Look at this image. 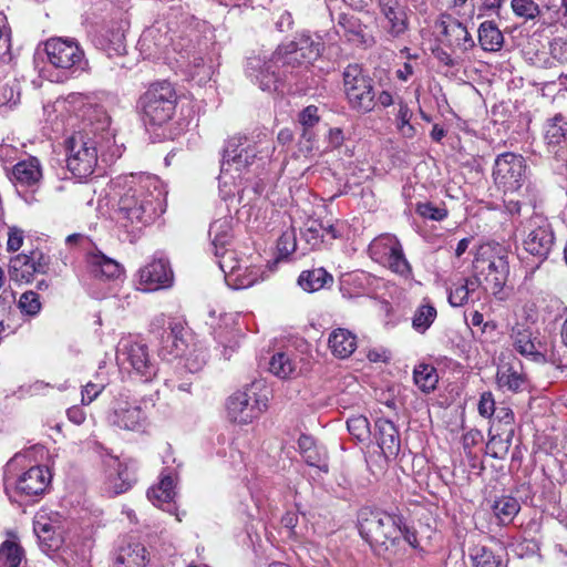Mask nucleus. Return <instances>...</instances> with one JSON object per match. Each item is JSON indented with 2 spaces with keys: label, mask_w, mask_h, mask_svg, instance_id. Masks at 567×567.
Wrapping results in <instances>:
<instances>
[{
  "label": "nucleus",
  "mask_w": 567,
  "mask_h": 567,
  "mask_svg": "<svg viewBox=\"0 0 567 567\" xmlns=\"http://www.w3.org/2000/svg\"><path fill=\"white\" fill-rule=\"evenodd\" d=\"M328 347L334 357L347 359L358 347L357 336L349 329H333L328 339Z\"/></svg>",
  "instance_id": "bb28decb"
},
{
  "label": "nucleus",
  "mask_w": 567,
  "mask_h": 567,
  "mask_svg": "<svg viewBox=\"0 0 567 567\" xmlns=\"http://www.w3.org/2000/svg\"><path fill=\"white\" fill-rule=\"evenodd\" d=\"M296 365L288 354L278 352L269 362V371L280 379H287L295 372Z\"/></svg>",
  "instance_id": "de8ad7c7"
},
{
  "label": "nucleus",
  "mask_w": 567,
  "mask_h": 567,
  "mask_svg": "<svg viewBox=\"0 0 567 567\" xmlns=\"http://www.w3.org/2000/svg\"><path fill=\"white\" fill-rule=\"evenodd\" d=\"M117 359L123 363L127 362L132 371L143 382L152 381L158 372V365L150 353L148 347L140 341L128 342L120 350Z\"/></svg>",
  "instance_id": "ddd939ff"
},
{
  "label": "nucleus",
  "mask_w": 567,
  "mask_h": 567,
  "mask_svg": "<svg viewBox=\"0 0 567 567\" xmlns=\"http://www.w3.org/2000/svg\"><path fill=\"white\" fill-rule=\"evenodd\" d=\"M50 480L51 475L47 467L32 466L17 480H11L6 474L3 482L6 493L12 498V492L20 497L38 496L45 491Z\"/></svg>",
  "instance_id": "f8f14e48"
},
{
  "label": "nucleus",
  "mask_w": 567,
  "mask_h": 567,
  "mask_svg": "<svg viewBox=\"0 0 567 567\" xmlns=\"http://www.w3.org/2000/svg\"><path fill=\"white\" fill-rule=\"evenodd\" d=\"M338 27L342 29L347 41L358 47H371L374 44L372 35L365 32L367 27L354 14L340 13L338 17Z\"/></svg>",
  "instance_id": "4be33fe9"
},
{
  "label": "nucleus",
  "mask_w": 567,
  "mask_h": 567,
  "mask_svg": "<svg viewBox=\"0 0 567 567\" xmlns=\"http://www.w3.org/2000/svg\"><path fill=\"white\" fill-rule=\"evenodd\" d=\"M87 265L96 278L117 279L123 274L122 265L101 251L89 254Z\"/></svg>",
  "instance_id": "a878e982"
},
{
  "label": "nucleus",
  "mask_w": 567,
  "mask_h": 567,
  "mask_svg": "<svg viewBox=\"0 0 567 567\" xmlns=\"http://www.w3.org/2000/svg\"><path fill=\"white\" fill-rule=\"evenodd\" d=\"M66 166L76 178L93 174L97 164L96 142L89 133L75 132L66 140Z\"/></svg>",
  "instance_id": "423d86ee"
},
{
  "label": "nucleus",
  "mask_w": 567,
  "mask_h": 567,
  "mask_svg": "<svg viewBox=\"0 0 567 567\" xmlns=\"http://www.w3.org/2000/svg\"><path fill=\"white\" fill-rule=\"evenodd\" d=\"M9 276L12 280L18 282H30L34 276V265L32 257L20 254L11 258L9 264Z\"/></svg>",
  "instance_id": "f704fd0d"
},
{
  "label": "nucleus",
  "mask_w": 567,
  "mask_h": 567,
  "mask_svg": "<svg viewBox=\"0 0 567 567\" xmlns=\"http://www.w3.org/2000/svg\"><path fill=\"white\" fill-rule=\"evenodd\" d=\"M349 433L358 441H364L370 434V423L363 415L349 417L347 421Z\"/></svg>",
  "instance_id": "603ef678"
},
{
  "label": "nucleus",
  "mask_w": 567,
  "mask_h": 567,
  "mask_svg": "<svg viewBox=\"0 0 567 567\" xmlns=\"http://www.w3.org/2000/svg\"><path fill=\"white\" fill-rule=\"evenodd\" d=\"M550 55L559 61L560 63H564L567 61V42L563 41L561 39H555L550 43Z\"/></svg>",
  "instance_id": "338daca9"
},
{
  "label": "nucleus",
  "mask_w": 567,
  "mask_h": 567,
  "mask_svg": "<svg viewBox=\"0 0 567 567\" xmlns=\"http://www.w3.org/2000/svg\"><path fill=\"white\" fill-rule=\"evenodd\" d=\"M247 144H252L246 136H233L230 137L224 147L223 159L239 158L240 148Z\"/></svg>",
  "instance_id": "bf43d9fd"
},
{
  "label": "nucleus",
  "mask_w": 567,
  "mask_h": 567,
  "mask_svg": "<svg viewBox=\"0 0 567 567\" xmlns=\"http://www.w3.org/2000/svg\"><path fill=\"white\" fill-rule=\"evenodd\" d=\"M415 210L421 217L435 221H441L447 217V209L444 205L435 206L431 202L419 203Z\"/></svg>",
  "instance_id": "5fc2aeb1"
},
{
  "label": "nucleus",
  "mask_w": 567,
  "mask_h": 567,
  "mask_svg": "<svg viewBox=\"0 0 567 567\" xmlns=\"http://www.w3.org/2000/svg\"><path fill=\"white\" fill-rule=\"evenodd\" d=\"M440 27L442 29L441 42L445 47L462 53L468 52L475 48L476 43L473 37L467 31V28L457 19L447 17L440 21Z\"/></svg>",
  "instance_id": "4468645a"
},
{
  "label": "nucleus",
  "mask_w": 567,
  "mask_h": 567,
  "mask_svg": "<svg viewBox=\"0 0 567 567\" xmlns=\"http://www.w3.org/2000/svg\"><path fill=\"white\" fill-rule=\"evenodd\" d=\"M138 276L140 284L148 291L169 287L174 277L169 262L163 258L154 259L141 268Z\"/></svg>",
  "instance_id": "dca6fc26"
},
{
  "label": "nucleus",
  "mask_w": 567,
  "mask_h": 567,
  "mask_svg": "<svg viewBox=\"0 0 567 567\" xmlns=\"http://www.w3.org/2000/svg\"><path fill=\"white\" fill-rule=\"evenodd\" d=\"M183 327L179 323H169L161 334L159 354L174 358L183 357L186 353L187 343L183 337Z\"/></svg>",
  "instance_id": "5701e85b"
},
{
  "label": "nucleus",
  "mask_w": 567,
  "mask_h": 567,
  "mask_svg": "<svg viewBox=\"0 0 567 567\" xmlns=\"http://www.w3.org/2000/svg\"><path fill=\"white\" fill-rule=\"evenodd\" d=\"M147 550L141 543H127L118 547L113 567H146Z\"/></svg>",
  "instance_id": "393cba45"
},
{
  "label": "nucleus",
  "mask_w": 567,
  "mask_h": 567,
  "mask_svg": "<svg viewBox=\"0 0 567 567\" xmlns=\"http://www.w3.org/2000/svg\"><path fill=\"white\" fill-rule=\"evenodd\" d=\"M512 339L514 340L515 349L523 355L537 354L536 346L533 339V332L529 327L523 323H516L512 328Z\"/></svg>",
  "instance_id": "c9c22d12"
},
{
  "label": "nucleus",
  "mask_w": 567,
  "mask_h": 567,
  "mask_svg": "<svg viewBox=\"0 0 567 567\" xmlns=\"http://www.w3.org/2000/svg\"><path fill=\"white\" fill-rule=\"evenodd\" d=\"M272 62L278 64L279 68H302L309 64L303 61L296 49L288 48V43L281 44L272 53Z\"/></svg>",
  "instance_id": "a19ab883"
},
{
  "label": "nucleus",
  "mask_w": 567,
  "mask_h": 567,
  "mask_svg": "<svg viewBox=\"0 0 567 567\" xmlns=\"http://www.w3.org/2000/svg\"><path fill=\"white\" fill-rule=\"evenodd\" d=\"M437 316L434 306L426 303L420 306L413 316L412 327L420 333H424L434 322Z\"/></svg>",
  "instance_id": "a18cd8bd"
},
{
  "label": "nucleus",
  "mask_w": 567,
  "mask_h": 567,
  "mask_svg": "<svg viewBox=\"0 0 567 567\" xmlns=\"http://www.w3.org/2000/svg\"><path fill=\"white\" fill-rule=\"evenodd\" d=\"M477 40L485 52H498L504 47V35L493 20L483 21L477 29Z\"/></svg>",
  "instance_id": "c756f323"
},
{
  "label": "nucleus",
  "mask_w": 567,
  "mask_h": 567,
  "mask_svg": "<svg viewBox=\"0 0 567 567\" xmlns=\"http://www.w3.org/2000/svg\"><path fill=\"white\" fill-rule=\"evenodd\" d=\"M257 383H251L241 391L231 394L226 404L230 422L246 425L257 419L267 408V398H260L255 391Z\"/></svg>",
  "instance_id": "1a4fd4ad"
},
{
  "label": "nucleus",
  "mask_w": 567,
  "mask_h": 567,
  "mask_svg": "<svg viewBox=\"0 0 567 567\" xmlns=\"http://www.w3.org/2000/svg\"><path fill=\"white\" fill-rule=\"evenodd\" d=\"M359 533L379 555L394 551L402 543V515L363 508L358 516Z\"/></svg>",
  "instance_id": "f03ea898"
},
{
  "label": "nucleus",
  "mask_w": 567,
  "mask_h": 567,
  "mask_svg": "<svg viewBox=\"0 0 567 567\" xmlns=\"http://www.w3.org/2000/svg\"><path fill=\"white\" fill-rule=\"evenodd\" d=\"M342 75L350 107L361 114L371 112L377 104L373 80L359 64H349Z\"/></svg>",
  "instance_id": "39448f33"
},
{
  "label": "nucleus",
  "mask_w": 567,
  "mask_h": 567,
  "mask_svg": "<svg viewBox=\"0 0 567 567\" xmlns=\"http://www.w3.org/2000/svg\"><path fill=\"white\" fill-rule=\"evenodd\" d=\"M214 254L217 259V264H218L220 270L224 272L225 279L228 285H230V281H229L230 278L235 275H236L235 280L238 281V284H236L237 288L250 286L254 282V279L246 280V279L241 278V274H240L241 266H240V262L237 259V255L234 250L228 249V248L221 249V250L217 249L214 251Z\"/></svg>",
  "instance_id": "cd10ccee"
},
{
  "label": "nucleus",
  "mask_w": 567,
  "mask_h": 567,
  "mask_svg": "<svg viewBox=\"0 0 567 567\" xmlns=\"http://www.w3.org/2000/svg\"><path fill=\"white\" fill-rule=\"evenodd\" d=\"M378 4L389 23L388 33L392 38L402 35L409 27L406 8L400 3V0H378Z\"/></svg>",
  "instance_id": "412c9836"
},
{
  "label": "nucleus",
  "mask_w": 567,
  "mask_h": 567,
  "mask_svg": "<svg viewBox=\"0 0 567 567\" xmlns=\"http://www.w3.org/2000/svg\"><path fill=\"white\" fill-rule=\"evenodd\" d=\"M178 95L172 83H152L140 96L137 110L145 126L161 127L168 123L177 106Z\"/></svg>",
  "instance_id": "7ed1b4c3"
},
{
  "label": "nucleus",
  "mask_w": 567,
  "mask_h": 567,
  "mask_svg": "<svg viewBox=\"0 0 567 567\" xmlns=\"http://www.w3.org/2000/svg\"><path fill=\"white\" fill-rule=\"evenodd\" d=\"M113 462L116 465V476L113 477V474L111 473L109 477L112 480V488L114 489V493L122 494L132 486V478L130 477L126 466L120 463L118 460H114Z\"/></svg>",
  "instance_id": "3c124183"
},
{
  "label": "nucleus",
  "mask_w": 567,
  "mask_h": 567,
  "mask_svg": "<svg viewBox=\"0 0 567 567\" xmlns=\"http://www.w3.org/2000/svg\"><path fill=\"white\" fill-rule=\"evenodd\" d=\"M48 61L56 69L76 71L82 69L84 52L78 41L69 38H51L44 43Z\"/></svg>",
  "instance_id": "9d476101"
},
{
  "label": "nucleus",
  "mask_w": 567,
  "mask_h": 567,
  "mask_svg": "<svg viewBox=\"0 0 567 567\" xmlns=\"http://www.w3.org/2000/svg\"><path fill=\"white\" fill-rule=\"evenodd\" d=\"M511 7L513 12L528 20L535 19L539 13V7L533 0H512Z\"/></svg>",
  "instance_id": "864d4df0"
},
{
  "label": "nucleus",
  "mask_w": 567,
  "mask_h": 567,
  "mask_svg": "<svg viewBox=\"0 0 567 567\" xmlns=\"http://www.w3.org/2000/svg\"><path fill=\"white\" fill-rule=\"evenodd\" d=\"M19 308L28 316H35L41 310L39 295L32 290L25 291L19 299Z\"/></svg>",
  "instance_id": "4d7b16f0"
},
{
  "label": "nucleus",
  "mask_w": 567,
  "mask_h": 567,
  "mask_svg": "<svg viewBox=\"0 0 567 567\" xmlns=\"http://www.w3.org/2000/svg\"><path fill=\"white\" fill-rule=\"evenodd\" d=\"M124 394L115 400L113 424L120 429L137 431L142 429L146 422V413L142 405L131 406L127 401L122 400ZM125 398H127L125 395Z\"/></svg>",
  "instance_id": "a211bd4d"
},
{
  "label": "nucleus",
  "mask_w": 567,
  "mask_h": 567,
  "mask_svg": "<svg viewBox=\"0 0 567 567\" xmlns=\"http://www.w3.org/2000/svg\"><path fill=\"white\" fill-rule=\"evenodd\" d=\"M378 445L385 458H395L401 450V440L395 424L384 417L375 421Z\"/></svg>",
  "instance_id": "aec40b11"
},
{
  "label": "nucleus",
  "mask_w": 567,
  "mask_h": 567,
  "mask_svg": "<svg viewBox=\"0 0 567 567\" xmlns=\"http://www.w3.org/2000/svg\"><path fill=\"white\" fill-rule=\"evenodd\" d=\"M23 244V230L18 227H10L8 233L7 249L17 251Z\"/></svg>",
  "instance_id": "0e129e2a"
},
{
  "label": "nucleus",
  "mask_w": 567,
  "mask_h": 567,
  "mask_svg": "<svg viewBox=\"0 0 567 567\" xmlns=\"http://www.w3.org/2000/svg\"><path fill=\"white\" fill-rule=\"evenodd\" d=\"M302 238L310 249H319L322 245H326L323 223L317 219L307 223L302 231Z\"/></svg>",
  "instance_id": "49530a36"
},
{
  "label": "nucleus",
  "mask_w": 567,
  "mask_h": 567,
  "mask_svg": "<svg viewBox=\"0 0 567 567\" xmlns=\"http://www.w3.org/2000/svg\"><path fill=\"white\" fill-rule=\"evenodd\" d=\"M525 231L524 249L540 260H545L555 240L549 221L543 216L535 215L527 220Z\"/></svg>",
  "instance_id": "9b49d317"
},
{
  "label": "nucleus",
  "mask_w": 567,
  "mask_h": 567,
  "mask_svg": "<svg viewBox=\"0 0 567 567\" xmlns=\"http://www.w3.org/2000/svg\"><path fill=\"white\" fill-rule=\"evenodd\" d=\"M176 495L175 483L173 476L162 474L159 483L147 491V497L153 505L163 508L169 513L173 512V502Z\"/></svg>",
  "instance_id": "b1692460"
},
{
  "label": "nucleus",
  "mask_w": 567,
  "mask_h": 567,
  "mask_svg": "<svg viewBox=\"0 0 567 567\" xmlns=\"http://www.w3.org/2000/svg\"><path fill=\"white\" fill-rule=\"evenodd\" d=\"M468 285H458L449 292V302L452 307H462L468 300Z\"/></svg>",
  "instance_id": "052dcab7"
},
{
  "label": "nucleus",
  "mask_w": 567,
  "mask_h": 567,
  "mask_svg": "<svg viewBox=\"0 0 567 567\" xmlns=\"http://www.w3.org/2000/svg\"><path fill=\"white\" fill-rule=\"evenodd\" d=\"M209 236L215 250L226 249L231 243V228L227 219H217L209 227Z\"/></svg>",
  "instance_id": "58836bf2"
},
{
  "label": "nucleus",
  "mask_w": 567,
  "mask_h": 567,
  "mask_svg": "<svg viewBox=\"0 0 567 567\" xmlns=\"http://www.w3.org/2000/svg\"><path fill=\"white\" fill-rule=\"evenodd\" d=\"M492 508L498 524L507 525L518 514L520 505L513 496H502L494 502Z\"/></svg>",
  "instance_id": "e433bc0d"
},
{
  "label": "nucleus",
  "mask_w": 567,
  "mask_h": 567,
  "mask_svg": "<svg viewBox=\"0 0 567 567\" xmlns=\"http://www.w3.org/2000/svg\"><path fill=\"white\" fill-rule=\"evenodd\" d=\"M332 282V275H330L324 268L303 270L298 278V285L308 292L318 291Z\"/></svg>",
  "instance_id": "473e14b6"
},
{
  "label": "nucleus",
  "mask_w": 567,
  "mask_h": 567,
  "mask_svg": "<svg viewBox=\"0 0 567 567\" xmlns=\"http://www.w3.org/2000/svg\"><path fill=\"white\" fill-rule=\"evenodd\" d=\"M34 533L37 534L43 550L55 551L62 545V537L53 530L48 523L37 522L34 524Z\"/></svg>",
  "instance_id": "ea45409f"
},
{
  "label": "nucleus",
  "mask_w": 567,
  "mask_h": 567,
  "mask_svg": "<svg viewBox=\"0 0 567 567\" xmlns=\"http://www.w3.org/2000/svg\"><path fill=\"white\" fill-rule=\"evenodd\" d=\"M470 558L473 567H503L502 560L486 546H474Z\"/></svg>",
  "instance_id": "c03bdc74"
},
{
  "label": "nucleus",
  "mask_w": 567,
  "mask_h": 567,
  "mask_svg": "<svg viewBox=\"0 0 567 567\" xmlns=\"http://www.w3.org/2000/svg\"><path fill=\"white\" fill-rule=\"evenodd\" d=\"M25 553L17 540L7 539L0 545V567H24Z\"/></svg>",
  "instance_id": "72a5a7b5"
},
{
  "label": "nucleus",
  "mask_w": 567,
  "mask_h": 567,
  "mask_svg": "<svg viewBox=\"0 0 567 567\" xmlns=\"http://www.w3.org/2000/svg\"><path fill=\"white\" fill-rule=\"evenodd\" d=\"M104 388L105 384L103 382H87L82 388V403L86 405L92 403L104 390Z\"/></svg>",
  "instance_id": "680f3d73"
},
{
  "label": "nucleus",
  "mask_w": 567,
  "mask_h": 567,
  "mask_svg": "<svg viewBox=\"0 0 567 567\" xmlns=\"http://www.w3.org/2000/svg\"><path fill=\"white\" fill-rule=\"evenodd\" d=\"M525 158L512 152L499 154L495 158L493 178L504 195L518 192L527 178Z\"/></svg>",
  "instance_id": "6e6552de"
},
{
  "label": "nucleus",
  "mask_w": 567,
  "mask_h": 567,
  "mask_svg": "<svg viewBox=\"0 0 567 567\" xmlns=\"http://www.w3.org/2000/svg\"><path fill=\"white\" fill-rule=\"evenodd\" d=\"M188 71L193 79H197L198 83H205L213 74L212 65H207L199 54H193L188 63Z\"/></svg>",
  "instance_id": "09e8293b"
},
{
  "label": "nucleus",
  "mask_w": 567,
  "mask_h": 567,
  "mask_svg": "<svg viewBox=\"0 0 567 567\" xmlns=\"http://www.w3.org/2000/svg\"><path fill=\"white\" fill-rule=\"evenodd\" d=\"M32 264L34 265V275H44L49 270L50 258L41 251H32Z\"/></svg>",
  "instance_id": "69168bd1"
},
{
  "label": "nucleus",
  "mask_w": 567,
  "mask_h": 567,
  "mask_svg": "<svg viewBox=\"0 0 567 567\" xmlns=\"http://www.w3.org/2000/svg\"><path fill=\"white\" fill-rule=\"evenodd\" d=\"M288 48L296 49L299 56L309 65L317 61L322 51L323 42L319 37L302 33L288 43Z\"/></svg>",
  "instance_id": "7c9ffc66"
},
{
  "label": "nucleus",
  "mask_w": 567,
  "mask_h": 567,
  "mask_svg": "<svg viewBox=\"0 0 567 567\" xmlns=\"http://www.w3.org/2000/svg\"><path fill=\"white\" fill-rule=\"evenodd\" d=\"M370 257L380 265L402 277L412 274V267L403 252L402 245L396 236L382 234L375 237L368 247Z\"/></svg>",
  "instance_id": "0eeeda50"
},
{
  "label": "nucleus",
  "mask_w": 567,
  "mask_h": 567,
  "mask_svg": "<svg viewBox=\"0 0 567 567\" xmlns=\"http://www.w3.org/2000/svg\"><path fill=\"white\" fill-rule=\"evenodd\" d=\"M302 457L308 465L317 467L324 473L329 471L328 456L324 450L316 446L303 454Z\"/></svg>",
  "instance_id": "13d9d810"
},
{
  "label": "nucleus",
  "mask_w": 567,
  "mask_h": 567,
  "mask_svg": "<svg viewBox=\"0 0 567 567\" xmlns=\"http://www.w3.org/2000/svg\"><path fill=\"white\" fill-rule=\"evenodd\" d=\"M279 65L269 61H262L258 56H249L247 59L246 72L254 79L262 91H271L276 89L279 79L277 70Z\"/></svg>",
  "instance_id": "6ab92c4d"
},
{
  "label": "nucleus",
  "mask_w": 567,
  "mask_h": 567,
  "mask_svg": "<svg viewBox=\"0 0 567 567\" xmlns=\"http://www.w3.org/2000/svg\"><path fill=\"white\" fill-rule=\"evenodd\" d=\"M474 268L484 275L485 290L497 297L509 276L508 251L496 243L481 245L475 255Z\"/></svg>",
  "instance_id": "20e7f679"
},
{
  "label": "nucleus",
  "mask_w": 567,
  "mask_h": 567,
  "mask_svg": "<svg viewBox=\"0 0 567 567\" xmlns=\"http://www.w3.org/2000/svg\"><path fill=\"white\" fill-rule=\"evenodd\" d=\"M495 401L491 392H484L478 402V413L484 417H492L495 413Z\"/></svg>",
  "instance_id": "e2e57ef3"
},
{
  "label": "nucleus",
  "mask_w": 567,
  "mask_h": 567,
  "mask_svg": "<svg viewBox=\"0 0 567 567\" xmlns=\"http://www.w3.org/2000/svg\"><path fill=\"white\" fill-rule=\"evenodd\" d=\"M497 383L508 391L518 392L525 383V377L512 365L502 367L496 374Z\"/></svg>",
  "instance_id": "79ce46f5"
},
{
  "label": "nucleus",
  "mask_w": 567,
  "mask_h": 567,
  "mask_svg": "<svg viewBox=\"0 0 567 567\" xmlns=\"http://www.w3.org/2000/svg\"><path fill=\"white\" fill-rule=\"evenodd\" d=\"M297 249V238L295 229H288L282 233L277 241V250L279 258H287Z\"/></svg>",
  "instance_id": "6e6d98bb"
},
{
  "label": "nucleus",
  "mask_w": 567,
  "mask_h": 567,
  "mask_svg": "<svg viewBox=\"0 0 567 567\" xmlns=\"http://www.w3.org/2000/svg\"><path fill=\"white\" fill-rule=\"evenodd\" d=\"M503 434L506 436L503 437L501 434L492 435L486 444L487 454H489L493 458L503 460L509 451L512 437L514 435V429L509 427L504 430Z\"/></svg>",
  "instance_id": "37998d69"
},
{
  "label": "nucleus",
  "mask_w": 567,
  "mask_h": 567,
  "mask_svg": "<svg viewBox=\"0 0 567 567\" xmlns=\"http://www.w3.org/2000/svg\"><path fill=\"white\" fill-rule=\"evenodd\" d=\"M318 112L319 109L316 105H308L299 113L298 121L303 128L302 137L308 141L312 137L310 130L320 122Z\"/></svg>",
  "instance_id": "8fccbe9b"
},
{
  "label": "nucleus",
  "mask_w": 567,
  "mask_h": 567,
  "mask_svg": "<svg viewBox=\"0 0 567 567\" xmlns=\"http://www.w3.org/2000/svg\"><path fill=\"white\" fill-rule=\"evenodd\" d=\"M96 48L105 51L109 56L126 53L125 30L121 22L112 21L103 25L93 38Z\"/></svg>",
  "instance_id": "2eb2a0df"
},
{
  "label": "nucleus",
  "mask_w": 567,
  "mask_h": 567,
  "mask_svg": "<svg viewBox=\"0 0 567 567\" xmlns=\"http://www.w3.org/2000/svg\"><path fill=\"white\" fill-rule=\"evenodd\" d=\"M12 176L22 186L38 185L42 178V168L37 157L30 156L18 162L12 168Z\"/></svg>",
  "instance_id": "c85d7f7f"
},
{
  "label": "nucleus",
  "mask_w": 567,
  "mask_h": 567,
  "mask_svg": "<svg viewBox=\"0 0 567 567\" xmlns=\"http://www.w3.org/2000/svg\"><path fill=\"white\" fill-rule=\"evenodd\" d=\"M567 121L561 114L548 118L544 125V140L548 152L561 161L567 158Z\"/></svg>",
  "instance_id": "f3484780"
},
{
  "label": "nucleus",
  "mask_w": 567,
  "mask_h": 567,
  "mask_svg": "<svg viewBox=\"0 0 567 567\" xmlns=\"http://www.w3.org/2000/svg\"><path fill=\"white\" fill-rule=\"evenodd\" d=\"M257 147L255 144H247L245 147L240 148V157L239 158H228L223 159L220 165V176L219 179L227 184L226 177L231 173V168L234 166L235 172L240 173L244 168L251 165L257 156ZM240 177V174H238Z\"/></svg>",
  "instance_id": "2f4dec72"
},
{
  "label": "nucleus",
  "mask_w": 567,
  "mask_h": 567,
  "mask_svg": "<svg viewBox=\"0 0 567 567\" xmlns=\"http://www.w3.org/2000/svg\"><path fill=\"white\" fill-rule=\"evenodd\" d=\"M413 379L416 386L424 393L432 392L439 382L436 369L431 364H419L414 368Z\"/></svg>",
  "instance_id": "4c0bfd02"
},
{
  "label": "nucleus",
  "mask_w": 567,
  "mask_h": 567,
  "mask_svg": "<svg viewBox=\"0 0 567 567\" xmlns=\"http://www.w3.org/2000/svg\"><path fill=\"white\" fill-rule=\"evenodd\" d=\"M118 188L117 223L135 234L152 224L161 196L158 179L146 174H130L115 179Z\"/></svg>",
  "instance_id": "f257e3e1"
},
{
  "label": "nucleus",
  "mask_w": 567,
  "mask_h": 567,
  "mask_svg": "<svg viewBox=\"0 0 567 567\" xmlns=\"http://www.w3.org/2000/svg\"><path fill=\"white\" fill-rule=\"evenodd\" d=\"M433 54L440 63H442L449 68L457 66L461 62L458 58L453 56L451 53H449L443 48L434 49Z\"/></svg>",
  "instance_id": "774afa93"
}]
</instances>
